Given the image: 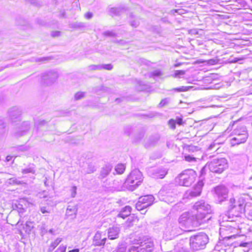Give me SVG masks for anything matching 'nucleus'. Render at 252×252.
<instances>
[{"label":"nucleus","instance_id":"1","mask_svg":"<svg viewBox=\"0 0 252 252\" xmlns=\"http://www.w3.org/2000/svg\"><path fill=\"white\" fill-rule=\"evenodd\" d=\"M194 214V225L200 226L208 223L211 219V206L204 201L201 200L196 202L192 208Z\"/></svg>","mask_w":252,"mask_h":252},{"label":"nucleus","instance_id":"2","mask_svg":"<svg viewBox=\"0 0 252 252\" xmlns=\"http://www.w3.org/2000/svg\"><path fill=\"white\" fill-rule=\"evenodd\" d=\"M230 127H234L232 135L233 137L231 139L232 146L239 145L245 143L248 137V131L246 127L238 121L234 122L232 126L230 125L227 130H229Z\"/></svg>","mask_w":252,"mask_h":252},{"label":"nucleus","instance_id":"3","mask_svg":"<svg viewBox=\"0 0 252 252\" xmlns=\"http://www.w3.org/2000/svg\"><path fill=\"white\" fill-rule=\"evenodd\" d=\"M228 167V162L226 158H215L207 162L205 166L202 169V173L206 168L214 173H220Z\"/></svg>","mask_w":252,"mask_h":252},{"label":"nucleus","instance_id":"4","mask_svg":"<svg viewBox=\"0 0 252 252\" xmlns=\"http://www.w3.org/2000/svg\"><path fill=\"white\" fill-rule=\"evenodd\" d=\"M196 177V173L193 170H186L175 178V182L180 186L189 187L195 181Z\"/></svg>","mask_w":252,"mask_h":252},{"label":"nucleus","instance_id":"5","mask_svg":"<svg viewBox=\"0 0 252 252\" xmlns=\"http://www.w3.org/2000/svg\"><path fill=\"white\" fill-rule=\"evenodd\" d=\"M208 242V236L204 233H200L191 236L189 239L190 248L194 251L203 249Z\"/></svg>","mask_w":252,"mask_h":252},{"label":"nucleus","instance_id":"6","mask_svg":"<svg viewBox=\"0 0 252 252\" xmlns=\"http://www.w3.org/2000/svg\"><path fill=\"white\" fill-rule=\"evenodd\" d=\"M178 221L182 228L189 229L199 226V225H194V217L193 215L190 217L189 213L187 212L183 213L180 216Z\"/></svg>","mask_w":252,"mask_h":252},{"label":"nucleus","instance_id":"7","mask_svg":"<svg viewBox=\"0 0 252 252\" xmlns=\"http://www.w3.org/2000/svg\"><path fill=\"white\" fill-rule=\"evenodd\" d=\"M143 181L142 173L138 169L131 172L126 180V183L131 186L137 187Z\"/></svg>","mask_w":252,"mask_h":252},{"label":"nucleus","instance_id":"8","mask_svg":"<svg viewBox=\"0 0 252 252\" xmlns=\"http://www.w3.org/2000/svg\"><path fill=\"white\" fill-rule=\"evenodd\" d=\"M137 246H131L128 250V252H152L154 246L153 242L147 240L141 242Z\"/></svg>","mask_w":252,"mask_h":252},{"label":"nucleus","instance_id":"9","mask_svg":"<svg viewBox=\"0 0 252 252\" xmlns=\"http://www.w3.org/2000/svg\"><path fill=\"white\" fill-rule=\"evenodd\" d=\"M154 201V197L152 195H147L139 198L136 204L137 210L143 211L145 208L151 205Z\"/></svg>","mask_w":252,"mask_h":252},{"label":"nucleus","instance_id":"10","mask_svg":"<svg viewBox=\"0 0 252 252\" xmlns=\"http://www.w3.org/2000/svg\"><path fill=\"white\" fill-rule=\"evenodd\" d=\"M204 185L202 180H199L195 187L192 189L187 190L184 194L183 198L190 199L199 196L202 191V188Z\"/></svg>","mask_w":252,"mask_h":252},{"label":"nucleus","instance_id":"11","mask_svg":"<svg viewBox=\"0 0 252 252\" xmlns=\"http://www.w3.org/2000/svg\"><path fill=\"white\" fill-rule=\"evenodd\" d=\"M231 222H228V223L224 226L220 228V234H233L230 236H227L228 239L235 238L236 236L239 233V230L236 228L234 226L229 224Z\"/></svg>","mask_w":252,"mask_h":252},{"label":"nucleus","instance_id":"12","mask_svg":"<svg viewBox=\"0 0 252 252\" xmlns=\"http://www.w3.org/2000/svg\"><path fill=\"white\" fill-rule=\"evenodd\" d=\"M229 203L230 210L232 211L234 210L235 211L238 213H242L244 211L245 201L243 199H240L237 201H236L235 199L231 198Z\"/></svg>","mask_w":252,"mask_h":252},{"label":"nucleus","instance_id":"13","mask_svg":"<svg viewBox=\"0 0 252 252\" xmlns=\"http://www.w3.org/2000/svg\"><path fill=\"white\" fill-rule=\"evenodd\" d=\"M215 194L217 197L218 201L221 202L223 201L228 196V190L223 186H219L214 189Z\"/></svg>","mask_w":252,"mask_h":252},{"label":"nucleus","instance_id":"14","mask_svg":"<svg viewBox=\"0 0 252 252\" xmlns=\"http://www.w3.org/2000/svg\"><path fill=\"white\" fill-rule=\"evenodd\" d=\"M150 175L154 178H163L167 173L166 169L163 168H152L149 172Z\"/></svg>","mask_w":252,"mask_h":252},{"label":"nucleus","instance_id":"15","mask_svg":"<svg viewBox=\"0 0 252 252\" xmlns=\"http://www.w3.org/2000/svg\"><path fill=\"white\" fill-rule=\"evenodd\" d=\"M8 115L12 122L20 120L21 110L17 107H13L8 111Z\"/></svg>","mask_w":252,"mask_h":252},{"label":"nucleus","instance_id":"16","mask_svg":"<svg viewBox=\"0 0 252 252\" xmlns=\"http://www.w3.org/2000/svg\"><path fill=\"white\" fill-rule=\"evenodd\" d=\"M30 128V124L28 122H23L19 129L14 133V135L16 137L25 135L27 134Z\"/></svg>","mask_w":252,"mask_h":252},{"label":"nucleus","instance_id":"17","mask_svg":"<svg viewBox=\"0 0 252 252\" xmlns=\"http://www.w3.org/2000/svg\"><path fill=\"white\" fill-rule=\"evenodd\" d=\"M58 77V73L56 71H50L43 75L42 80L44 81L45 83L49 84L55 80Z\"/></svg>","mask_w":252,"mask_h":252},{"label":"nucleus","instance_id":"18","mask_svg":"<svg viewBox=\"0 0 252 252\" xmlns=\"http://www.w3.org/2000/svg\"><path fill=\"white\" fill-rule=\"evenodd\" d=\"M102 233L100 231H97L94 237V245L96 246H103L106 240L105 237L102 238Z\"/></svg>","mask_w":252,"mask_h":252},{"label":"nucleus","instance_id":"19","mask_svg":"<svg viewBox=\"0 0 252 252\" xmlns=\"http://www.w3.org/2000/svg\"><path fill=\"white\" fill-rule=\"evenodd\" d=\"M120 229L118 227L109 228L108 230V237L111 240H114L118 237Z\"/></svg>","mask_w":252,"mask_h":252},{"label":"nucleus","instance_id":"20","mask_svg":"<svg viewBox=\"0 0 252 252\" xmlns=\"http://www.w3.org/2000/svg\"><path fill=\"white\" fill-rule=\"evenodd\" d=\"M131 211V208L129 206H126L123 208L118 216L123 219L130 215Z\"/></svg>","mask_w":252,"mask_h":252},{"label":"nucleus","instance_id":"21","mask_svg":"<svg viewBox=\"0 0 252 252\" xmlns=\"http://www.w3.org/2000/svg\"><path fill=\"white\" fill-rule=\"evenodd\" d=\"M112 168V166L110 164L106 165L103 167L100 172V176L102 178H104L107 176L110 172Z\"/></svg>","mask_w":252,"mask_h":252},{"label":"nucleus","instance_id":"22","mask_svg":"<svg viewBox=\"0 0 252 252\" xmlns=\"http://www.w3.org/2000/svg\"><path fill=\"white\" fill-rule=\"evenodd\" d=\"M124 9L120 7H111L108 9L109 14L112 16L120 14Z\"/></svg>","mask_w":252,"mask_h":252},{"label":"nucleus","instance_id":"23","mask_svg":"<svg viewBox=\"0 0 252 252\" xmlns=\"http://www.w3.org/2000/svg\"><path fill=\"white\" fill-rule=\"evenodd\" d=\"M7 131L6 125L3 119L0 118V137L4 136Z\"/></svg>","mask_w":252,"mask_h":252},{"label":"nucleus","instance_id":"24","mask_svg":"<svg viewBox=\"0 0 252 252\" xmlns=\"http://www.w3.org/2000/svg\"><path fill=\"white\" fill-rule=\"evenodd\" d=\"M77 210L75 207L70 208V206H68L67 209L66 215L67 216H72V218H75Z\"/></svg>","mask_w":252,"mask_h":252},{"label":"nucleus","instance_id":"25","mask_svg":"<svg viewBox=\"0 0 252 252\" xmlns=\"http://www.w3.org/2000/svg\"><path fill=\"white\" fill-rule=\"evenodd\" d=\"M170 227H168L164 232V237H165L167 239H171L175 235L174 231L173 230L170 231Z\"/></svg>","mask_w":252,"mask_h":252},{"label":"nucleus","instance_id":"26","mask_svg":"<svg viewBox=\"0 0 252 252\" xmlns=\"http://www.w3.org/2000/svg\"><path fill=\"white\" fill-rule=\"evenodd\" d=\"M62 239L60 238H57L53 242L49 247L48 250L50 252L53 251L55 248L62 242Z\"/></svg>","mask_w":252,"mask_h":252},{"label":"nucleus","instance_id":"27","mask_svg":"<svg viewBox=\"0 0 252 252\" xmlns=\"http://www.w3.org/2000/svg\"><path fill=\"white\" fill-rule=\"evenodd\" d=\"M84 170L85 173L90 174L96 170V167L93 164L90 163L87 165V168L86 169L84 168Z\"/></svg>","mask_w":252,"mask_h":252},{"label":"nucleus","instance_id":"28","mask_svg":"<svg viewBox=\"0 0 252 252\" xmlns=\"http://www.w3.org/2000/svg\"><path fill=\"white\" fill-rule=\"evenodd\" d=\"M115 171L118 174H122L124 173L126 169V166L124 164H118L116 167H115Z\"/></svg>","mask_w":252,"mask_h":252},{"label":"nucleus","instance_id":"29","mask_svg":"<svg viewBox=\"0 0 252 252\" xmlns=\"http://www.w3.org/2000/svg\"><path fill=\"white\" fill-rule=\"evenodd\" d=\"M162 75V72L159 70H154L151 73V75L154 78L160 77Z\"/></svg>","mask_w":252,"mask_h":252},{"label":"nucleus","instance_id":"30","mask_svg":"<svg viewBox=\"0 0 252 252\" xmlns=\"http://www.w3.org/2000/svg\"><path fill=\"white\" fill-rule=\"evenodd\" d=\"M40 210L41 212L43 214H49L51 212V210L50 208L46 206L40 207Z\"/></svg>","mask_w":252,"mask_h":252},{"label":"nucleus","instance_id":"31","mask_svg":"<svg viewBox=\"0 0 252 252\" xmlns=\"http://www.w3.org/2000/svg\"><path fill=\"white\" fill-rule=\"evenodd\" d=\"M22 173L24 174H27L29 173H34V170L33 167H29L26 169H23L22 171Z\"/></svg>","mask_w":252,"mask_h":252},{"label":"nucleus","instance_id":"32","mask_svg":"<svg viewBox=\"0 0 252 252\" xmlns=\"http://www.w3.org/2000/svg\"><path fill=\"white\" fill-rule=\"evenodd\" d=\"M89 68L90 70H101V69H102V67L101 64L91 65L89 66Z\"/></svg>","mask_w":252,"mask_h":252},{"label":"nucleus","instance_id":"33","mask_svg":"<svg viewBox=\"0 0 252 252\" xmlns=\"http://www.w3.org/2000/svg\"><path fill=\"white\" fill-rule=\"evenodd\" d=\"M85 95V93L84 92H79L75 94V99L76 100H79L84 97Z\"/></svg>","mask_w":252,"mask_h":252},{"label":"nucleus","instance_id":"34","mask_svg":"<svg viewBox=\"0 0 252 252\" xmlns=\"http://www.w3.org/2000/svg\"><path fill=\"white\" fill-rule=\"evenodd\" d=\"M185 159L188 162H195L196 161V158L190 155H186L185 156Z\"/></svg>","mask_w":252,"mask_h":252},{"label":"nucleus","instance_id":"35","mask_svg":"<svg viewBox=\"0 0 252 252\" xmlns=\"http://www.w3.org/2000/svg\"><path fill=\"white\" fill-rule=\"evenodd\" d=\"M130 24L132 27L136 28L139 25V22L137 19L131 20L130 21Z\"/></svg>","mask_w":252,"mask_h":252},{"label":"nucleus","instance_id":"36","mask_svg":"<svg viewBox=\"0 0 252 252\" xmlns=\"http://www.w3.org/2000/svg\"><path fill=\"white\" fill-rule=\"evenodd\" d=\"M126 248L125 246H120L118 247L116 251L113 252H126Z\"/></svg>","mask_w":252,"mask_h":252},{"label":"nucleus","instance_id":"37","mask_svg":"<svg viewBox=\"0 0 252 252\" xmlns=\"http://www.w3.org/2000/svg\"><path fill=\"white\" fill-rule=\"evenodd\" d=\"M169 100L168 98H164L162 99L159 104L160 107H162L168 103Z\"/></svg>","mask_w":252,"mask_h":252},{"label":"nucleus","instance_id":"38","mask_svg":"<svg viewBox=\"0 0 252 252\" xmlns=\"http://www.w3.org/2000/svg\"><path fill=\"white\" fill-rule=\"evenodd\" d=\"M66 247L61 245L55 252H65Z\"/></svg>","mask_w":252,"mask_h":252},{"label":"nucleus","instance_id":"39","mask_svg":"<svg viewBox=\"0 0 252 252\" xmlns=\"http://www.w3.org/2000/svg\"><path fill=\"white\" fill-rule=\"evenodd\" d=\"M185 74V71L184 70H176L174 74L175 77H178L180 75H183Z\"/></svg>","mask_w":252,"mask_h":252},{"label":"nucleus","instance_id":"40","mask_svg":"<svg viewBox=\"0 0 252 252\" xmlns=\"http://www.w3.org/2000/svg\"><path fill=\"white\" fill-rule=\"evenodd\" d=\"M109 89L106 87H100L99 89L98 90H96V92L98 93V94H100L99 93V91H103V92H109Z\"/></svg>","mask_w":252,"mask_h":252},{"label":"nucleus","instance_id":"41","mask_svg":"<svg viewBox=\"0 0 252 252\" xmlns=\"http://www.w3.org/2000/svg\"><path fill=\"white\" fill-rule=\"evenodd\" d=\"M102 69L106 70H111L113 68L112 65L111 64H101Z\"/></svg>","mask_w":252,"mask_h":252},{"label":"nucleus","instance_id":"42","mask_svg":"<svg viewBox=\"0 0 252 252\" xmlns=\"http://www.w3.org/2000/svg\"><path fill=\"white\" fill-rule=\"evenodd\" d=\"M168 124L171 128L174 129L175 128L176 121L171 119L169 121Z\"/></svg>","mask_w":252,"mask_h":252},{"label":"nucleus","instance_id":"43","mask_svg":"<svg viewBox=\"0 0 252 252\" xmlns=\"http://www.w3.org/2000/svg\"><path fill=\"white\" fill-rule=\"evenodd\" d=\"M26 226L27 228V230H28L31 231L32 229L33 228L32 223L31 221H27L26 223Z\"/></svg>","mask_w":252,"mask_h":252},{"label":"nucleus","instance_id":"44","mask_svg":"<svg viewBox=\"0 0 252 252\" xmlns=\"http://www.w3.org/2000/svg\"><path fill=\"white\" fill-rule=\"evenodd\" d=\"M103 35L107 36H114L115 33L112 31H106L103 32Z\"/></svg>","mask_w":252,"mask_h":252},{"label":"nucleus","instance_id":"45","mask_svg":"<svg viewBox=\"0 0 252 252\" xmlns=\"http://www.w3.org/2000/svg\"><path fill=\"white\" fill-rule=\"evenodd\" d=\"M77 188L76 186H73L71 188V196L74 197L76 194Z\"/></svg>","mask_w":252,"mask_h":252},{"label":"nucleus","instance_id":"46","mask_svg":"<svg viewBox=\"0 0 252 252\" xmlns=\"http://www.w3.org/2000/svg\"><path fill=\"white\" fill-rule=\"evenodd\" d=\"M175 90L178 91V92H184L188 90V87L183 86L180 88H176L175 89Z\"/></svg>","mask_w":252,"mask_h":252},{"label":"nucleus","instance_id":"47","mask_svg":"<svg viewBox=\"0 0 252 252\" xmlns=\"http://www.w3.org/2000/svg\"><path fill=\"white\" fill-rule=\"evenodd\" d=\"M61 35V32L59 31H54L51 32V36L53 37H57Z\"/></svg>","mask_w":252,"mask_h":252},{"label":"nucleus","instance_id":"48","mask_svg":"<svg viewBox=\"0 0 252 252\" xmlns=\"http://www.w3.org/2000/svg\"><path fill=\"white\" fill-rule=\"evenodd\" d=\"M38 196L40 198H45L47 197V193L44 191L42 193H39Z\"/></svg>","mask_w":252,"mask_h":252},{"label":"nucleus","instance_id":"49","mask_svg":"<svg viewBox=\"0 0 252 252\" xmlns=\"http://www.w3.org/2000/svg\"><path fill=\"white\" fill-rule=\"evenodd\" d=\"M93 17V13L91 12H87L85 14V17L86 19H90Z\"/></svg>","mask_w":252,"mask_h":252},{"label":"nucleus","instance_id":"50","mask_svg":"<svg viewBox=\"0 0 252 252\" xmlns=\"http://www.w3.org/2000/svg\"><path fill=\"white\" fill-rule=\"evenodd\" d=\"M248 219L252 220V209L250 210L247 215Z\"/></svg>","mask_w":252,"mask_h":252},{"label":"nucleus","instance_id":"51","mask_svg":"<svg viewBox=\"0 0 252 252\" xmlns=\"http://www.w3.org/2000/svg\"><path fill=\"white\" fill-rule=\"evenodd\" d=\"M218 143H217L215 142H214L213 143L211 144L209 147V149L210 150H212L213 149H214V147L216 146V145L217 144H218Z\"/></svg>","mask_w":252,"mask_h":252},{"label":"nucleus","instance_id":"52","mask_svg":"<svg viewBox=\"0 0 252 252\" xmlns=\"http://www.w3.org/2000/svg\"><path fill=\"white\" fill-rule=\"evenodd\" d=\"M183 122V120L182 118H177L176 121V123L179 124V125H182Z\"/></svg>","mask_w":252,"mask_h":252},{"label":"nucleus","instance_id":"53","mask_svg":"<svg viewBox=\"0 0 252 252\" xmlns=\"http://www.w3.org/2000/svg\"><path fill=\"white\" fill-rule=\"evenodd\" d=\"M84 26V24L82 23H76L74 25L75 27H83Z\"/></svg>","mask_w":252,"mask_h":252},{"label":"nucleus","instance_id":"54","mask_svg":"<svg viewBox=\"0 0 252 252\" xmlns=\"http://www.w3.org/2000/svg\"><path fill=\"white\" fill-rule=\"evenodd\" d=\"M122 188V187H121V183L117 187H114V190H117V191H119V190H120Z\"/></svg>","mask_w":252,"mask_h":252},{"label":"nucleus","instance_id":"55","mask_svg":"<svg viewBox=\"0 0 252 252\" xmlns=\"http://www.w3.org/2000/svg\"><path fill=\"white\" fill-rule=\"evenodd\" d=\"M179 252H188V248L183 247L182 248V249L179 251Z\"/></svg>","mask_w":252,"mask_h":252},{"label":"nucleus","instance_id":"56","mask_svg":"<svg viewBox=\"0 0 252 252\" xmlns=\"http://www.w3.org/2000/svg\"><path fill=\"white\" fill-rule=\"evenodd\" d=\"M181 10L180 9H175L171 11V12H176L178 13L179 14H181L182 13L181 12Z\"/></svg>","mask_w":252,"mask_h":252},{"label":"nucleus","instance_id":"57","mask_svg":"<svg viewBox=\"0 0 252 252\" xmlns=\"http://www.w3.org/2000/svg\"><path fill=\"white\" fill-rule=\"evenodd\" d=\"M79 250L78 249H73L72 250L69 251L68 252H79Z\"/></svg>","mask_w":252,"mask_h":252},{"label":"nucleus","instance_id":"58","mask_svg":"<svg viewBox=\"0 0 252 252\" xmlns=\"http://www.w3.org/2000/svg\"><path fill=\"white\" fill-rule=\"evenodd\" d=\"M131 222L130 221H129V220H128V221H127V222H126L127 223H129V224H127V226H128V227H130L131 226H132V225H133L132 224H130V223H131Z\"/></svg>","mask_w":252,"mask_h":252},{"label":"nucleus","instance_id":"59","mask_svg":"<svg viewBox=\"0 0 252 252\" xmlns=\"http://www.w3.org/2000/svg\"><path fill=\"white\" fill-rule=\"evenodd\" d=\"M11 157L10 156H7L6 158V161H9L11 159Z\"/></svg>","mask_w":252,"mask_h":252},{"label":"nucleus","instance_id":"60","mask_svg":"<svg viewBox=\"0 0 252 252\" xmlns=\"http://www.w3.org/2000/svg\"><path fill=\"white\" fill-rule=\"evenodd\" d=\"M113 184L115 185H117L119 184V182L118 181L115 180L113 182Z\"/></svg>","mask_w":252,"mask_h":252},{"label":"nucleus","instance_id":"61","mask_svg":"<svg viewBox=\"0 0 252 252\" xmlns=\"http://www.w3.org/2000/svg\"><path fill=\"white\" fill-rule=\"evenodd\" d=\"M49 233H51V234H53V229H50V230H49Z\"/></svg>","mask_w":252,"mask_h":252},{"label":"nucleus","instance_id":"62","mask_svg":"<svg viewBox=\"0 0 252 252\" xmlns=\"http://www.w3.org/2000/svg\"><path fill=\"white\" fill-rule=\"evenodd\" d=\"M170 202H172L174 201V198H172L171 200H168Z\"/></svg>","mask_w":252,"mask_h":252},{"label":"nucleus","instance_id":"63","mask_svg":"<svg viewBox=\"0 0 252 252\" xmlns=\"http://www.w3.org/2000/svg\"><path fill=\"white\" fill-rule=\"evenodd\" d=\"M180 244H178V245L177 246V248H180Z\"/></svg>","mask_w":252,"mask_h":252},{"label":"nucleus","instance_id":"64","mask_svg":"<svg viewBox=\"0 0 252 252\" xmlns=\"http://www.w3.org/2000/svg\"><path fill=\"white\" fill-rule=\"evenodd\" d=\"M146 213V211L141 212V214H145Z\"/></svg>","mask_w":252,"mask_h":252}]
</instances>
